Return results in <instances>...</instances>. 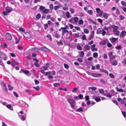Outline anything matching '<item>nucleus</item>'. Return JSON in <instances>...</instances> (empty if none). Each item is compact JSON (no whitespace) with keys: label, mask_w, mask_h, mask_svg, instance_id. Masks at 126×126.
Returning <instances> with one entry per match:
<instances>
[{"label":"nucleus","mask_w":126,"mask_h":126,"mask_svg":"<svg viewBox=\"0 0 126 126\" xmlns=\"http://www.w3.org/2000/svg\"><path fill=\"white\" fill-rule=\"evenodd\" d=\"M76 112H81L83 111V110L82 108H80L76 110Z\"/></svg>","instance_id":"nucleus-28"},{"label":"nucleus","mask_w":126,"mask_h":126,"mask_svg":"<svg viewBox=\"0 0 126 126\" xmlns=\"http://www.w3.org/2000/svg\"><path fill=\"white\" fill-rule=\"evenodd\" d=\"M39 50V48L37 47H33L32 49V50L33 51H37Z\"/></svg>","instance_id":"nucleus-33"},{"label":"nucleus","mask_w":126,"mask_h":126,"mask_svg":"<svg viewBox=\"0 0 126 126\" xmlns=\"http://www.w3.org/2000/svg\"><path fill=\"white\" fill-rule=\"evenodd\" d=\"M41 17V14L39 13H38L36 16V18L38 19H39Z\"/></svg>","instance_id":"nucleus-39"},{"label":"nucleus","mask_w":126,"mask_h":126,"mask_svg":"<svg viewBox=\"0 0 126 126\" xmlns=\"http://www.w3.org/2000/svg\"><path fill=\"white\" fill-rule=\"evenodd\" d=\"M66 98L67 101L69 103L71 106V96L67 95L66 96Z\"/></svg>","instance_id":"nucleus-13"},{"label":"nucleus","mask_w":126,"mask_h":126,"mask_svg":"<svg viewBox=\"0 0 126 126\" xmlns=\"http://www.w3.org/2000/svg\"><path fill=\"white\" fill-rule=\"evenodd\" d=\"M60 7V6L59 5L55 6H54V10H56L58 9H59Z\"/></svg>","instance_id":"nucleus-47"},{"label":"nucleus","mask_w":126,"mask_h":126,"mask_svg":"<svg viewBox=\"0 0 126 126\" xmlns=\"http://www.w3.org/2000/svg\"><path fill=\"white\" fill-rule=\"evenodd\" d=\"M51 73V71H49L48 72H47L45 73L44 74V75L45 76H46L48 75H50Z\"/></svg>","instance_id":"nucleus-34"},{"label":"nucleus","mask_w":126,"mask_h":126,"mask_svg":"<svg viewBox=\"0 0 126 126\" xmlns=\"http://www.w3.org/2000/svg\"><path fill=\"white\" fill-rule=\"evenodd\" d=\"M87 19L88 20V21H89L90 23H92L95 25L97 24L93 20H92L90 18H88Z\"/></svg>","instance_id":"nucleus-16"},{"label":"nucleus","mask_w":126,"mask_h":126,"mask_svg":"<svg viewBox=\"0 0 126 126\" xmlns=\"http://www.w3.org/2000/svg\"><path fill=\"white\" fill-rule=\"evenodd\" d=\"M102 31H103V29H99L97 30V33L98 34H101Z\"/></svg>","instance_id":"nucleus-40"},{"label":"nucleus","mask_w":126,"mask_h":126,"mask_svg":"<svg viewBox=\"0 0 126 126\" xmlns=\"http://www.w3.org/2000/svg\"><path fill=\"white\" fill-rule=\"evenodd\" d=\"M37 55V54L33 52L32 53V56L33 57H35Z\"/></svg>","instance_id":"nucleus-61"},{"label":"nucleus","mask_w":126,"mask_h":126,"mask_svg":"<svg viewBox=\"0 0 126 126\" xmlns=\"http://www.w3.org/2000/svg\"><path fill=\"white\" fill-rule=\"evenodd\" d=\"M91 75L94 77H96L99 76L100 74H98L93 73L91 74Z\"/></svg>","instance_id":"nucleus-18"},{"label":"nucleus","mask_w":126,"mask_h":126,"mask_svg":"<svg viewBox=\"0 0 126 126\" xmlns=\"http://www.w3.org/2000/svg\"><path fill=\"white\" fill-rule=\"evenodd\" d=\"M126 35V32L125 31H123L120 33V37L121 38H123Z\"/></svg>","instance_id":"nucleus-9"},{"label":"nucleus","mask_w":126,"mask_h":126,"mask_svg":"<svg viewBox=\"0 0 126 126\" xmlns=\"http://www.w3.org/2000/svg\"><path fill=\"white\" fill-rule=\"evenodd\" d=\"M34 81L35 82V84L37 85L39 84V82L37 80L34 79Z\"/></svg>","instance_id":"nucleus-55"},{"label":"nucleus","mask_w":126,"mask_h":126,"mask_svg":"<svg viewBox=\"0 0 126 126\" xmlns=\"http://www.w3.org/2000/svg\"><path fill=\"white\" fill-rule=\"evenodd\" d=\"M58 31H55L54 32H53L52 33V36L54 37L57 38H60V35H59L57 33Z\"/></svg>","instance_id":"nucleus-4"},{"label":"nucleus","mask_w":126,"mask_h":126,"mask_svg":"<svg viewBox=\"0 0 126 126\" xmlns=\"http://www.w3.org/2000/svg\"><path fill=\"white\" fill-rule=\"evenodd\" d=\"M83 31L86 34H88L89 33V31L88 29H84L83 30Z\"/></svg>","instance_id":"nucleus-45"},{"label":"nucleus","mask_w":126,"mask_h":126,"mask_svg":"<svg viewBox=\"0 0 126 126\" xmlns=\"http://www.w3.org/2000/svg\"><path fill=\"white\" fill-rule=\"evenodd\" d=\"M119 17L121 20H122L124 18V17L122 15H120L119 16Z\"/></svg>","instance_id":"nucleus-63"},{"label":"nucleus","mask_w":126,"mask_h":126,"mask_svg":"<svg viewBox=\"0 0 126 126\" xmlns=\"http://www.w3.org/2000/svg\"><path fill=\"white\" fill-rule=\"evenodd\" d=\"M116 14L117 15H119L120 14V11L118 8H116Z\"/></svg>","instance_id":"nucleus-32"},{"label":"nucleus","mask_w":126,"mask_h":126,"mask_svg":"<svg viewBox=\"0 0 126 126\" xmlns=\"http://www.w3.org/2000/svg\"><path fill=\"white\" fill-rule=\"evenodd\" d=\"M121 3L123 6H126V2L125 1H121Z\"/></svg>","instance_id":"nucleus-43"},{"label":"nucleus","mask_w":126,"mask_h":126,"mask_svg":"<svg viewBox=\"0 0 126 126\" xmlns=\"http://www.w3.org/2000/svg\"><path fill=\"white\" fill-rule=\"evenodd\" d=\"M72 19L74 20L75 22L76 23H77L79 19L77 17H73L71 18V19Z\"/></svg>","instance_id":"nucleus-22"},{"label":"nucleus","mask_w":126,"mask_h":126,"mask_svg":"<svg viewBox=\"0 0 126 126\" xmlns=\"http://www.w3.org/2000/svg\"><path fill=\"white\" fill-rule=\"evenodd\" d=\"M6 39L9 41H10L12 38V36L8 32L5 35Z\"/></svg>","instance_id":"nucleus-5"},{"label":"nucleus","mask_w":126,"mask_h":126,"mask_svg":"<svg viewBox=\"0 0 126 126\" xmlns=\"http://www.w3.org/2000/svg\"><path fill=\"white\" fill-rule=\"evenodd\" d=\"M51 75L53 76H54L56 75V72L54 70H53L51 71Z\"/></svg>","instance_id":"nucleus-56"},{"label":"nucleus","mask_w":126,"mask_h":126,"mask_svg":"<svg viewBox=\"0 0 126 126\" xmlns=\"http://www.w3.org/2000/svg\"><path fill=\"white\" fill-rule=\"evenodd\" d=\"M98 54L97 53L95 52L93 54V56L94 58H96L98 56Z\"/></svg>","instance_id":"nucleus-38"},{"label":"nucleus","mask_w":126,"mask_h":126,"mask_svg":"<svg viewBox=\"0 0 126 126\" xmlns=\"http://www.w3.org/2000/svg\"><path fill=\"white\" fill-rule=\"evenodd\" d=\"M0 58L4 60H6L7 58V57L3 53L2 54H1V56L0 57Z\"/></svg>","instance_id":"nucleus-12"},{"label":"nucleus","mask_w":126,"mask_h":126,"mask_svg":"<svg viewBox=\"0 0 126 126\" xmlns=\"http://www.w3.org/2000/svg\"><path fill=\"white\" fill-rule=\"evenodd\" d=\"M2 13L3 15L5 16L7 15L8 14L6 11H3L2 12Z\"/></svg>","instance_id":"nucleus-64"},{"label":"nucleus","mask_w":126,"mask_h":126,"mask_svg":"<svg viewBox=\"0 0 126 126\" xmlns=\"http://www.w3.org/2000/svg\"><path fill=\"white\" fill-rule=\"evenodd\" d=\"M42 49L43 51L47 52H49L50 50L45 46L43 47L42 48Z\"/></svg>","instance_id":"nucleus-14"},{"label":"nucleus","mask_w":126,"mask_h":126,"mask_svg":"<svg viewBox=\"0 0 126 126\" xmlns=\"http://www.w3.org/2000/svg\"><path fill=\"white\" fill-rule=\"evenodd\" d=\"M117 91L118 92H124L123 90L121 88L118 89L117 90Z\"/></svg>","instance_id":"nucleus-62"},{"label":"nucleus","mask_w":126,"mask_h":126,"mask_svg":"<svg viewBox=\"0 0 126 126\" xmlns=\"http://www.w3.org/2000/svg\"><path fill=\"white\" fill-rule=\"evenodd\" d=\"M87 12L90 15H92L93 14V11L91 10H88L87 11Z\"/></svg>","instance_id":"nucleus-24"},{"label":"nucleus","mask_w":126,"mask_h":126,"mask_svg":"<svg viewBox=\"0 0 126 126\" xmlns=\"http://www.w3.org/2000/svg\"><path fill=\"white\" fill-rule=\"evenodd\" d=\"M47 77L48 79H52L53 78V77L51 75H48Z\"/></svg>","instance_id":"nucleus-51"},{"label":"nucleus","mask_w":126,"mask_h":126,"mask_svg":"<svg viewBox=\"0 0 126 126\" xmlns=\"http://www.w3.org/2000/svg\"><path fill=\"white\" fill-rule=\"evenodd\" d=\"M96 10L97 13L99 14V15L100 16H101L103 13V11L100 10L99 8H96Z\"/></svg>","instance_id":"nucleus-8"},{"label":"nucleus","mask_w":126,"mask_h":126,"mask_svg":"<svg viewBox=\"0 0 126 126\" xmlns=\"http://www.w3.org/2000/svg\"><path fill=\"white\" fill-rule=\"evenodd\" d=\"M113 32L114 35L117 36H118L119 34V32L118 31L116 30H113Z\"/></svg>","instance_id":"nucleus-17"},{"label":"nucleus","mask_w":126,"mask_h":126,"mask_svg":"<svg viewBox=\"0 0 126 126\" xmlns=\"http://www.w3.org/2000/svg\"><path fill=\"white\" fill-rule=\"evenodd\" d=\"M19 73H23L28 76H30L31 75V74L28 70H24L23 69H21L20 71L19 72Z\"/></svg>","instance_id":"nucleus-3"},{"label":"nucleus","mask_w":126,"mask_h":126,"mask_svg":"<svg viewBox=\"0 0 126 126\" xmlns=\"http://www.w3.org/2000/svg\"><path fill=\"white\" fill-rule=\"evenodd\" d=\"M1 88L3 90L7 92H8V89L6 84L3 83L1 86Z\"/></svg>","instance_id":"nucleus-7"},{"label":"nucleus","mask_w":126,"mask_h":126,"mask_svg":"<svg viewBox=\"0 0 126 126\" xmlns=\"http://www.w3.org/2000/svg\"><path fill=\"white\" fill-rule=\"evenodd\" d=\"M95 100L97 102L100 101L101 100L100 98L96 97L95 98Z\"/></svg>","instance_id":"nucleus-49"},{"label":"nucleus","mask_w":126,"mask_h":126,"mask_svg":"<svg viewBox=\"0 0 126 126\" xmlns=\"http://www.w3.org/2000/svg\"><path fill=\"white\" fill-rule=\"evenodd\" d=\"M49 8L51 10H52L53 9V5L52 4H51L49 6Z\"/></svg>","instance_id":"nucleus-60"},{"label":"nucleus","mask_w":126,"mask_h":126,"mask_svg":"<svg viewBox=\"0 0 126 126\" xmlns=\"http://www.w3.org/2000/svg\"><path fill=\"white\" fill-rule=\"evenodd\" d=\"M105 95L107 96V97H111L112 96V95L110 94L109 93H108L106 94Z\"/></svg>","instance_id":"nucleus-58"},{"label":"nucleus","mask_w":126,"mask_h":126,"mask_svg":"<svg viewBox=\"0 0 126 126\" xmlns=\"http://www.w3.org/2000/svg\"><path fill=\"white\" fill-rule=\"evenodd\" d=\"M10 3L12 4H15V0H9Z\"/></svg>","instance_id":"nucleus-59"},{"label":"nucleus","mask_w":126,"mask_h":126,"mask_svg":"<svg viewBox=\"0 0 126 126\" xmlns=\"http://www.w3.org/2000/svg\"><path fill=\"white\" fill-rule=\"evenodd\" d=\"M49 11V10L48 9H45L42 12L44 14H47L48 13Z\"/></svg>","instance_id":"nucleus-21"},{"label":"nucleus","mask_w":126,"mask_h":126,"mask_svg":"<svg viewBox=\"0 0 126 126\" xmlns=\"http://www.w3.org/2000/svg\"><path fill=\"white\" fill-rule=\"evenodd\" d=\"M45 9V7L42 5L40 6L39 8L41 11H43Z\"/></svg>","instance_id":"nucleus-36"},{"label":"nucleus","mask_w":126,"mask_h":126,"mask_svg":"<svg viewBox=\"0 0 126 126\" xmlns=\"http://www.w3.org/2000/svg\"><path fill=\"white\" fill-rule=\"evenodd\" d=\"M33 60L34 61H35V62L34 63H38L39 62L38 60L35 58H33Z\"/></svg>","instance_id":"nucleus-53"},{"label":"nucleus","mask_w":126,"mask_h":126,"mask_svg":"<svg viewBox=\"0 0 126 126\" xmlns=\"http://www.w3.org/2000/svg\"><path fill=\"white\" fill-rule=\"evenodd\" d=\"M62 32H63V33H65L66 32L67 33L66 35L67 39V40L69 39L70 41H71V31H70L69 32L68 30L66 29H65L64 30H62Z\"/></svg>","instance_id":"nucleus-2"},{"label":"nucleus","mask_w":126,"mask_h":126,"mask_svg":"<svg viewBox=\"0 0 126 126\" xmlns=\"http://www.w3.org/2000/svg\"><path fill=\"white\" fill-rule=\"evenodd\" d=\"M46 37L49 38V39L50 41H52V37L51 35L50 34H48L47 35Z\"/></svg>","instance_id":"nucleus-31"},{"label":"nucleus","mask_w":126,"mask_h":126,"mask_svg":"<svg viewBox=\"0 0 126 126\" xmlns=\"http://www.w3.org/2000/svg\"><path fill=\"white\" fill-rule=\"evenodd\" d=\"M110 40L111 41V42H114L116 41L117 40V39L116 38H110Z\"/></svg>","instance_id":"nucleus-29"},{"label":"nucleus","mask_w":126,"mask_h":126,"mask_svg":"<svg viewBox=\"0 0 126 126\" xmlns=\"http://www.w3.org/2000/svg\"><path fill=\"white\" fill-rule=\"evenodd\" d=\"M60 85V83H55L53 84V86L55 87L58 86Z\"/></svg>","instance_id":"nucleus-35"},{"label":"nucleus","mask_w":126,"mask_h":126,"mask_svg":"<svg viewBox=\"0 0 126 126\" xmlns=\"http://www.w3.org/2000/svg\"><path fill=\"white\" fill-rule=\"evenodd\" d=\"M106 41L105 40L102 41L101 42V44L104 45H106Z\"/></svg>","instance_id":"nucleus-42"},{"label":"nucleus","mask_w":126,"mask_h":126,"mask_svg":"<svg viewBox=\"0 0 126 126\" xmlns=\"http://www.w3.org/2000/svg\"><path fill=\"white\" fill-rule=\"evenodd\" d=\"M34 65H35V66L38 68L40 67V65L38 63H34Z\"/></svg>","instance_id":"nucleus-48"},{"label":"nucleus","mask_w":126,"mask_h":126,"mask_svg":"<svg viewBox=\"0 0 126 126\" xmlns=\"http://www.w3.org/2000/svg\"><path fill=\"white\" fill-rule=\"evenodd\" d=\"M116 49H121L122 48V46L120 45H119L115 47Z\"/></svg>","instance_id":"nucleus-44"},{"label":"nucleus","mask_w":126,"mask_h":126,"mask_svg":"<svg viewBox=\"0 0 126 126\" xmlns=\"http://www.w3.org/2000/svg\"><path fill=\"white\" fill-rule=\"evenodd\" d=\"M122 62L124 66H126V60H124Z\"/></svg>","instance_id":"nucleus-50"},{"label":"nucleus","mask_w":126,"mask_h":126,"mask_svg":"<svg viewBox=\"0 0 126 126\" xmlns=\"http://www.w3.org/2000/svg\"><path fill=\"white\" fill-rule=\"evenodd\" d=\"M79 56L80 57H83L84 54V52L82 51H81L80 52L79 51Z\"/></svg>","instance_id":"nucleus-26"},{"label":"nucleus","mask_w":126,"mask_h":126,"mask_svg":"<svg viewBox=\"0 0 126 126\" xmlns=\"http://www.w3.org/2000/svg\"><path fill=\"white\" fill-rule=\"evenodd\" d=\"M110 62L113 65L116 66L118 64V62L116 60L115 57L114 56H113L112 57L110 58Z\"/></svg>","instance_id":"nucleus-1"},{"label":"nucleus","mask_w":126,"mask_h":126,"mask_svg":"<svg viewBox=\"0 0 126 126\" xmlns=\"http://www.w3.org/2000/svg\"><path fill=\"white\" fill-rule=\"evenodd\" d=\"M109 76L112 78H114V75L112 73H110L109 74Z\"/></svg>","instance_id":"nucleus-52"},{"label":"nucleus","mask_w":126,"mask_h":126,"mask_svg":"<svg viewBox=\"0 0 126 126\" xmlns=\"http://www.w3.org/2000/svg\"><path fill=\"white\" fill-rule=\"evenodd\" d=\"M90 49V46L88 45H85L84 46V51L87 50H89Z\"/></svg>","instance_id":"nucleus-11"},{"label":"nucleus","mask_w":126,"mask_h":126,"mask_svg":"<svg viewBox=\"0 0 126 126\" xmlns=\"http://www.w3.org/2000/svg\"><path fill=\"white\" fill-rule=\"evenodd\" d=\"M109 15L106 13H104L103 14V17L106 19L108 18Z\"/></svg>","instance_id":"nucleus-20"},{"label":"nucleus","mask_w":126,"mask_h":126,"mask_svg":"<svg viewBox=\"0 0 126 126\" xmlns=\"http://www.w3.org/2000/svg\"><path fill=\"white\" fill-rule=\"evenodd\" d=\"M25 36L23 35L24 37L28 38H31V34L28 32H25Z\"/></svg>","instance_id":"nucleus-10"},{"label":"nucleus","mask_w":126,"mask_h":126,"mask_svg":"<svg viewBox=\"0 0 126 126\" xmlns=\"http://www.w3.org/2000/svg\"><path fill=\"white\" fill-rule=\"evenodd\" d=\"M19 117L22 121H24L25 120L26 116H25L20 115H19Z\"/></svg>","instance_id":"nucleus-23"},{"label":"nucleus","mask_w":126,"mask_h":126,"mask_svg":"<svg viewBox=\"0 0 126 126\" xmlns=\"http://www.w3.org/2000/svg\"><path fill=\"white\" fill-rule=\"evenodd\" d=\"M77 48L78 50H81L82 49V48L79 45H78L77 46Z\"/></svg>","instance_id":"nucleus-46"},{"label":"nucleus","mask_w":126,"mask_h":126,"mask_svg":"<svg viewBox=\"0 0 126 126\" xmlns=\"http://www.w3.org/2000/svg\"><path fill=\"white\" fill-rule=\"evenodd\" d=\"M19 30L20 31L22 32H24V33L25 32V29L24 28H22V27L19 28Z\"/></svg>","instance_id":"nucleus-37"},{"label":"nucleus","mask_w":126,"mask_h":126,"mask_svg":"<svg viewBox=\"0 0 126 126\" xmlns=\"http://www.w3.org/2000/svg\"><path fill=\"white\" fill-rule=\"evenodd\" d=\"M112 28H113L114 29L113 30H117L118 28V26L115 25H113L112 26Z\"/></svg>","instance_id":"nucleus-30"},{"label":"nucleus","mask_w":126,"mask_h":126,"mask_svg":"<svg viewBox=\"0 0 126 126\" xmlns=\"http://www.w3.org/2000/svg\"><path fill=\"white\" fill-rule=\"evenodd\" d=\"M6 107L11 110H13V108L12 106L10 104H7L6 105Z\"/></svg>","instance_id":"nucleus-19"},{"label":"nucleus","mask_w":126,"mask_h":126,"mask_svg":"<svg viewBox=\"0 0 126 126\" xmlns=\"http://www.w3.org/2000/svg\"><path fill=\"white\" fill-rule=\"evenodd\" d=\"M101 82L103 84H106V82L104 80L102 79H100Z\"/></svg>","instance_id":"nucleus-57"},{"label":"nucleus","mask_w":126,"mask_h":126,"mask_svg":"<svg viewBox=\"0 0 126 126\" xmlns=\"http://www.w3.org/2000/svg\"><path fill=\"white\" fill-rule=\"evenodd\" d=\"M71 108L74 110L76 109L77 108L75 101L72 99H71Z\"/></svg>","instance_id":"nucleus-6"},{"label":"nucleus","mask_w":126,"mask_h":126,"mask_svg":"<svg viewBox=\"0 0 126 126\" xmlns=\"http://www.w3.org/2000/svg\"><path fill=\"white\" fill-rule=\"evenodd\" d=\"M79 88V87H77V88H74L72 90V91L73 92L76 93L77 92Z\"/></svg>","instance_id":"nucleus-25"},{"label":"nucleus","mask_w":126,"mask_h":126,"mask_svg":"<svg viewBox=\"0 0 126 126\" xmlns=\"http://www.w3.org/2000/svg\"><path fill=\"white\" fill-rule=\"evenodd\" d=\"M66 16L67 18H68L70 17V14L69 12L67 11L66 13Z\"/></svg>","instance_id":"nucleus-41"},{"label":"nucleus","mask_w":126,"mask_h":126,"mask_svg":"<svg viewBox=\"0 0 126 126\" xmlns=\"http://www.w3.org/2000/svg\"><path fill=\"white\" fill-rule=\"evenodd\" d=\"M64 67L66 69H68L69 68L68 65L67 64L64 63Z\"/></svg>","instance_id":"nucleus-54"},{"label":"nucleus","mask_w":126,"mask_h":126,"mask_svg":"<svg viewBox=\"0 0 126 126\" xmlns=\"http://www.w3.org/2000/svg\"><path fill=\"white\" fill-rule=\"evenodd\" d=\"M5 10L8 13H9L12 11V8L10 9L8 7H6L5 8Z\"/></svg>","instance_id":"nucleus-15"},{"label":"nucleus","mask_w":126,"mask_h":126,"mask_svg":"<svg viewBox=\"0 0 126 126\" xmlns=\"http://www.w3.org/2000/svg\"><path fill=\"white\" fill-rule=\"evenodd\" d=\"M8 88L9 90L10 91H11L13 90V87L11 85L9 84L8 85Z\"/></svg>","instance_id":"nucleus-27"}]
</instances>
